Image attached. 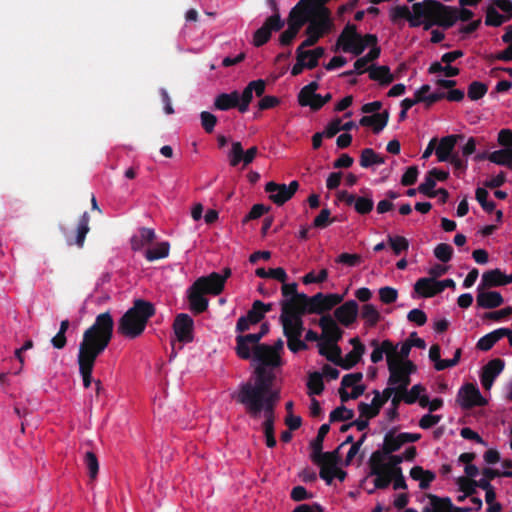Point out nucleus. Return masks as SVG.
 Listing matches in <instances>:
<instances>
[{
	"label": "nucleus",
	"instance_id": "1",
	"mask_svg": "<svg viewBox=\"0 0 512 512\" xmlns=\"http://www.w3.org/2000/svg\"><path fill=\"white\" fill-rule=\"evenodd\" d=\"M114 320L110 312L100 313L82 335L77 363L83 386L89 388L97 358L107 349L113 338Z\"/></svg>",
	"mask_w": 512,
	"mask_h": 512
},
{
	"label": "nucleus",
	"instance_id": "2",
	"mask_svg": "<svg viewBox=\"0 0 512 512\" xmlns=\"http://www.w3.org/2000/svg\"><path fill=\"white\" fill-rule=\"evenodd\" d=\"M156 313L153 303L144 299H135L130 307L119 319L117 332L127 339L140 337L149 319Z\"/></svg>",
	"mask_w": 512,
	"mask_h": 512
},
{
	"label": "nucleus",
	"instance_id": "3",
	"mask_svg": "<svg viewBox=\"0 0 512 512\" xmlns=\"http://www.w3.org/2000/svg\"><path fill=\"white\" fill-rule=\"evenodd\" d=\"M416 19L424 18V30H429L433 25L445 29L452 27L457 21V9L446 6L437 0H424L412 5Z\"/></svg>",
	"mask_w": 512,
	"mask_h": 512
},
{
	"label": "nucleus",
	"instance_id": "4",
	"mask_svg": "<svg viewBox=\"0 0 512 512\" xmlns=\"http://www.w3.org/2000/svg\"><path fill=\"white\" fill-rule=\"evenodd\" d=\"M223 278L220 273L212 272L207 276L197 278L188 289V301L190 309L200 314L207 310L209 301L205 297L209 295H219L223 292Z\"/></svg>",
	"mask_w": 512,
	"mask_h": 512
},
{
	"label": "nucleus",
	"instance_id": "5",
	"mask_svg": "<svg viewBox=\"0 0 512 512\" xmlns=\"http://www.w3.org/2000/svg\"><path fill=\"white\" fill-rule=\"evenodd\" d=\"M256 379L254 383L245 382L239 386L237 392L231 396L239 404H243L251 398L260 396L261 392H267L273 386L275 374L263 365L255 368Z\"/></svg>",
	"mask_w": 512,
	"mask_h": 512
},
{
	"label": "nucleus",
	"instance_id": "6",
	"mask_svg": "<svg viewBox=\"0 0 512 512\" xmlns=\"http://www.w3.org/2000/svg\"><path fill=\"white\" fill-rule=\"evenodd\" d=\"M309 12L311 17L308 21L305 34H313L321 39L332 31L334 21L329 8L322 7V5L318 3L317 5H310Z\"/></svg>",
	"mask_w": 512,
	"mask_h": 512
},
{
	"label": "nucleus",
	"instance_id": "7",
	"mask_svg": "<svg viewBox=\"0 0 512 512\" xmlns=\"http://www.w3.org/2000/svg\"><path fill=\"white\" fill-rule=\"evenodd\" d=\"M279 400L280 392L271 387L267 392H261L260 396L251 398L242 405L252 419H259L262 411L275 412Z\"/></svg>",
	"mask_w": 512,
	"mask_h": 512
},
{
	"label": "nucleus",
	"instance_id": "8",
	"mask_svg": "<svg viewBox=\"0 0 512 512\" xmlns=\"http://www.w3.org/2000/svg\"><path fill=\"white\" fill-rule=\"evenodd\" d=\"M269 2L273 14L267 17L262 26L254 32L253 45L255 47H261L266 44L270 40L272 33L280 31L285 25V21L279 14L276 0H269Z\"/></svg>",
	"mask_w": 512,
	"mask_h": 512
},
{
	"label": "nucleus",
	"instance_id": "9",
	"mask_svg": "<svg viewBox=\"0 0 512 512\" xmlns=\"http://www.w3.org/2000/svg\"><path fill=\"white\" fill-rule=\"evenodd\" d=\"M298 189L299 182L296 180L291 181L288 185L270 181L264 188L269 200L277 206H282L292 199Z\"/></svg>",
	"mask_w": 512,
	"mask_h": 512
},
{
	"label": "nucleus",
	"instance_id": "10",
	"mask_svg": "<svg viewBox=\"0 0 512 512\" xmlns=\"http://www.w3.org/2000/svg\"><path fill=\"white\" fill-rule=\"evenodd\" d=\"M307 302L308 314H322L340 304L343 296L339 294H323L321 292L309 297H302Z\"/></svg>",
	"mask_w": 512,
	"mask_h": 512
},
{
	"label": "nucleus",
	"instance_id": "11",
	"mask_svg": "<svg viewBox=\"0 0 512 512\" xmlns=\"http://www.w3.org/2000/svg\"><path fill=\"white\" fill-rule=\"evenodd\" d=\"M457 401L463 409H471L476 406L486 405V399L481 395L474 384H465L458 392Z\"/></svg>",
	"mask_w": 512,
	"mask_h": 512
},
{
	"label": "nucleus",
	"instance_id": "12",
	"mask_svg": "<svg viewBox=\"0 0 512 512\" xmlns=\"http://www.w3.org/2000/svg\"><path fill=\"white\" fill-rule=\"evenodd\" d=\"M306 294L296 295V297H290L289 299H283L280 301L281 315L283 319L286 317H300L302 318L305 314H308L307 302L302 297Z\"/></svg>",
	"mask_w": 512,
	"mask_h": 512
},
{
	"label": "nucleus",
	"instance_id": "13",
	"mask_svg": "<svg viewBox=\"0 0 512 512\" xmlns=\"http://www.w3.org/2000/svg\"><path fill=\"white\" fill-rule=\"evenodd\" d=\"M311 5V0H300L289 12L287 18V25L293 27L297 31H300L301 28L308 23L311 14L309 12V7Z\"/></svg>",
	"mask_w": 512,
	"mask_h": 512
},
{
	"label": "nucleus",
	"instance_id": "14",
	"mask_svg": "<svg viewBox=\"0 0 512 512\" xmlns=\"http://www.w3.org/2000/svg\"><path fill=\"white\" fill-rule=\"evenodd\" d=\"M253 360L265 368H275L281 365L280 354L267 344H260L254 347Z\"/></svg>",
	"mask_w": 512,
	"mask_h": 512
},
{
	"label": "nucleus",
	"instance_id": "15",
	"mask_svg": "<svg viewBox=\"0 0 512 512\" xmlns=\"http://www.w3.org/2000/svg\"><path fill=\"white\" fill-rule=\"evenodd\" d=\"M193 319L185 313L178 314L173 323V330L178 339L182 343H190L193 341Z\"/></svg>",
	"mask_w": 512,
	"mask_h": 512
},
{
	"label": "nucleus",
	"instance_id": "16",
	"mask_svg": "<svg viewBox=\"0 0 512 512\" xmlns=\"http://www.w3.org/2000/svg\"><path fill=\"white\" fill-rule=\"evenodd\" d=\"M257 153L258 149L256 146H253L244 151L241 142H233L231 150L228 154L229 164L232 167H236L240 162H243L244 166H247L253 162Z\"/></svg>",
	"mask_w": 512,
	"mask_h": 512
},
{
	"label": "nucleus",
	"instance_id": "17",
	"mask_svg": "<svg viewBox=\"0 0 512 512\" xmlns=\"http://www.w3.org/2000/svg\"><path fill=\"white\" fill-rule=\"evenodd\" d=\"M381 455L379 452H373L368 461L370 475L375 476L374 486L376 489H386L392 482L387 473L380 466Z\"/></svg>",
	"mask_w": 512,
	"mask_h": 512
},
{
	"label": "nucleus",
	"instance_id": "18",
	"mask_svg": "<svg viewBox=\"0 0 512 512\" xmlns=\"http://www.w3.org/2000/svg\"><path fill=\"white\" fill-rule=\"evenodd\" d=\"M374 347L371 353L372 363H378L383 359V355L386 354L387 365L392 363L396 359L397 345H394L390 340H384L379 345L378 340L374 339L370 343Z\"/></svg>",
	"mask_w": 512,
	"mask_h": 512
},
{
	"label": "nucleus",
	"instance_id": "19",
	"mask_svg": "<svg viewBox=\"0 0 512 512\" xmlns=\"http://www.w3.org/2000/svg\"><path fill=\"white\" fill-rule=\"evenodd\" d=\"M319 326L321 327L322 335L327 340L328 344H335L341 340L343 331L330 315L322 316L319 320Z\"/></svg>",
	"mask_w": 512,
	"mask_h": 512
},
{
	"label": "nucleus",
	"instance_id": "20",
	"mask_svg": "<svg viewBox=\"0 0 512 512\" xmlns=\"http://www.w3.org/2000/svg\"><path fill=\"white\" fill-rule=\"evenodd\" d=\"M358 304L355 300H349L336 308L335 318L344 326H350L357 318Z\"/></svg>",
	"mask_w": 512,
	"mask_h": 512
},
{
	"label": "nucleus",
	"instance_id": "21",
	"mask_svg": "<svg viewBox=\"0 0 512 512\" xmlns=\"http://www.w3.org/2000/svg\"><path fill=\"white\" fill-rule=\"evenodd\" d=\"M483 287L478 286V294L476 297L477 305L483 309H494L504 303V298L497 291H482Z\"/></svg>",
	"mask_w": 512,
	"mask_h": 512
},
{
	"label": "nucleus",
	"instance_id": "22",
	"mask_svg": "<svg viewBox=\"0 0 512 512\" xmlns=\"http://www.w3.org/2000/svg\"><path fill=\"white\" fill-rule=\"evenodd\" d=\"M402 439L401 433L396 435L395 429H391L384 436L382 449L376 450L375 452H379L381 458H385L387 455L398 451L404 445V441H402Z\"/></svg>",
	"mask_w": 512,
	"mask_h": 512
},
{
	"label": "nucleus",
	"instance_id": "23",
	"mask_svg": "<svg viewBox=\"0 0 512 512\" xmlns=\"http://www.w3.org/2000/svg\"><path fill=\"white\" fill-rule=\"evenodd\" d=\"M360 34L357 32V27L354 24L347 23L343 28L342 32L338 36L336 43L332 50L334 52L341 49L344 52V47L347 45H353L354 42L359 38Z\"/></svg>",
	"mask_w": 512,
	"mask_h": 512
},
{
	"label": "nucleus",
	"instance_id": "24",
	"mask_svg": "<svg viewBox=\"0 0 512 512\" xmlns=\"http://www.w3.org/2000/svg\"><path fill=\"white\" fill-rule=\"evenodd\" d=\"M286 338L301 337L304 331L303 319L300 317H279Z\"/></svg>",
	"mask_w": 512,
	"mask_h": 512
},
{
	"label": "nucleus",
	"instance_id": "25",
	"mask_svg": "<svg viewBox=\"0 0 512 512\" xmlns=\"http://www.w3.org/2000/svg\"><path fill=\"white\" fill-rule=\"evenodd\" d=\"M240 93L237 90L231 93H221L214 100L215 109L226 111L232 108L239 109Z\"/></svg>",
	"mask_w": 512,
	"mask_h": 512
},
{
	"label": "nucleus",
	"instance_id": "26",
	"mask_svg": "<svg viewBox=\"0 0 512 512\" xmlns=\"http://www.w3.org/2000/svg\"><path fill=\"white\" fill-rule=\"evenodd\" d=\"M389 120V112L384 110L380 113L364 115L359 120V125L365 128H385Z\"/></svg>",
	"mask_w": 512,
	"mask_h": 512
},
{
	"label": "nucleus",
	"instance_id": "27",
	"mask_svg": "<svg viewBox=\"0 0 512 512\" xmlns=\"http://www.w3.org/2000/svg\"><path fill=\"white\" fill-rule=\"evenodd\" d=\"M368 73L371 80L378 82L382 86H387L394 81V76L386 65H372L368 68Z\"/></svg>",
	"mask_w": 512,
	"mask_h": 512
},
{
	"label": "nucleus",
	"instance_id": "28",
	"mask_svg": "<svg viewBox=\"0 0 512 512\" xmlns=\"http://www.w3.org/2000/svg\"><path fill=\"white\" fill-rule=\"evenodd\" d=\"M263 320V314H261L254 303L252 308L247 312L245 316H241L236 323V331L243 333L250 328V325L257 324Z\"/></svg>",
	"mask_w": 512,
	"mask_h": 512
},
{
	"label": "nucleus",
	"instance_id": "29",
	"mask_svg": "<svg viewBox=\"0 0 512 512\" xmlns=\"http://www.w3.org/2000/svg\"><path fill=\"white\" fill-rule=\"evenodd\" d=\"M458 136L447 135L441 138L439 145L436 148V155L438 161H448L452 150L454 149Z\"/></svg>",
	"mask_w": 512,
	"mask_h": 512
},
{
	"label": "nucleus",
	"instance_id": "30",
	"mask_svg": "<svg viewBox=\"0 0 512 512\" xmlns=\"http://www.w3.org/2000/svg\"><path fill=\"white\" fill-rule=\"evenodd\" d=\"M410 476L413 480H418L419 487L421 489H428L430 487L431 482H433L436 478L434 472L430 470H424L421 466H414L410 470Z\"/></svg>",
	"mask_w": 512,
	"mask_h": 512
},
{
	"label": "nucleus",
	"instance_id": "31",
	"mask_svg": "<svg viewBox=\"0 0 512 512\" xmlns=\"http://www.w3.org/2000/svg\"><path fill=\"white\" fill-rule=\"evenodd\" d=\"M399 19H406L411 27H418L422 24L420 20L416 19V15L411 13L406 5L396 6L392 9L391 20L396 22Z\"/></svg>",
	"mask_w": 512,
	"mask_h": 512
},
{
	"label": "nucleus",
	"instance_id": "32",
	"mask_svg": "<svg viewBox=\"0 0 512 512\" xmlns=\"http://www.w3.org/2000/svg\"><path fill=\"white\" fill-rule=\"evenodd\" d=\"M365 353V346L359 345L353 348L344 358H339L338 360L341 362L340 367L349 370L353 368L362 358Z\"/></svg>",
	"mask_w": 512,
	"mask_h": 512
},
{
	"label": "nucleus",
	"instance_id": "33",
	"mask_svg": "<svg viewBox=\"0 0 512 512\" xmlns=\"http://www.w3.org/2000/svg\"><path fill=\"white\" fill-rule=\"evenodd\" d=\"M487 159L497 165L506 166L512 170V148L511 149H499L489 153Z\"/></svg>",
	"mask_w": 512,
	"mask_h": 512
},
{
	"label": "nucleus",
	"instance_id": "34",
	"mask_svg": "<svg viewBox=\"0 0 512 512\" xmlns=\"http://www.w3.org/2000/svg\"><path fill=\"white\" fill-rule=\"evenodd\" d=\"M431 87L428 84L422 85L416 92L415 96L420 102H424L427 107L443 99V94L438 92L430 93Z\"/></svg>",
	"mask_w": 512,
	"mask_h": 512
},
{
	"label": "nucleus",
	"instance_id": "35",
	"mask_svg": "<svg viewBox=\"0 0 512 512\" xmlns=\"http://www.w3.org/2000/svg\"><path fill=\"white\" fill-rule=\"evenodd\" d=\"M385 162V158L377 154L372 148H365L360 154V166L369 168L373 165H380Z\"/></svg>",
	"mask_w": 512,
	"mask_h": 512
},
{
	"label": "nucleus",
	"instance_id": "36",
	"mask_svg": "<svg viewBox=\"0 0 512 512\" xmlns=\"http://www.w3.org/2000/svg\"><path fill=\"white\" fill-rule=\"evenodd\" d=\"M503 272L500 269L489 270L482 275L480 287L491 288L503 286Z\"/></svg>",
	"mask_w": 512,
	"mask_h": 512
},
{
	"label": "nucleus",
	"instance_id": "37",
	"mask_svg": "<svg viewBox=\"0 0 512 512\" xmlns=\"http://www.w3.org/2000/svg\"><path fill=\"white\" fill-rule=\"evenodd\" d=\"M437 283V280L433 278H420L416 281L414 285V290L416 293H418L420 296L424 298H431L435 295H428V293L433 292L436 290L437 286L435 285Z\"/></svg>",
	"mask_w": 512,
	"mask_h": 512
},
{
	"label": "nucleus",
	"instance_id": "38",
	"mask_svg": "<svg viewBox=\"0 0 512 512\" xmlns=\"http://www.w3.org/2000/svg\"><path fill=\"white\" fill-rule=\"evenodd\" d=\"M425 497L429 499L433 512H448L452 508V500L449 497H439L431 493H427Z\"/></svg>",
	"mask_w": 512,
	"mask_h": 512
},
{
	"label": "nucleus",
	"instance_id": "39",
	"mask_svg": "<svg viewBox=\"0 0 512 512\" xmlns=\"http://www.w3.org/2000/svg\"><path fill=\"white\" fill-rule=\"evenodd\" d=\"M319 354L322 356H325L328 361L334 363L337 366H340L339 358H342L341 356V348L335 344H320L319 345Z\"/></svg>",
	"mask_w": 512,
	"mask_h": 512
},
{
	"label": "nucleus",
	"instance_id": "40",
	"mask_svg": "<svg viewBox=\"0 0 512 512\" xmlns=\"http://www.w3.org/2000/svg\"><path fill=\"white\" fill-rule=\"evenodd\" d=\"M170 251V244L166 241L158 243L154 248L147 249L145 258L152 262L155 260L168 257Z\"/></svg>",
	"mask_w": 512,
	"mask_h": 512
},
{
	"label": "nucleus",
	"instance_id": "41",
	"mask_svg": "<svg viewBox=\"0 0 512 512\" xmlns=\"http://www.w3.org/2000/svg\"><path fill=\"white\" fill-rule=\"evenodd\" d=\"M307 387L309 395L322 394L325 388L322 374L317 371L311 372L308 376Z\"/></svg>",
	"mask_w": 512,
	"mask_h": 512
},
{
	"label": "nucleus",
	"instance_id": "42",
	"mask_svg": "<svg viewBox=\"0 0 512 512\" xmlns=\"http://www.w3.org/2000/svg\"><path fill=\"white\" fill-rule=\"evenodd\" d=\"M139 233L140 238L133 237L131 239V246L135 251L141 249L144 244L151 243L156 237L154 230L151 228L142 227Z\"/></svg>",
	"mask_w": 512,
	"mask_h": 512
},
{
	"label": "nucleus",
	"instance_id": "43",
	"mask_svg": "<svg viewBox=\"0 0 512 512\" xmlns=\"http://www.w3.org/2000/svg\"><path fill=\"white\" fill-rule=\"evenodd\" d=\"M318 89V83L313 81L308 85L304 86L298 95V102L301 106H310L312 99L316 98V90Z\"/></svg>",
	"mask_w": 512,
	"mask_h": 512
},
{
	"label": "nucleus",
	"instance_id": "44",
	"mask_svg": "<svg viewBox=\"0 0 512 512\" xmlns=\"http://www.w3.org/2000/svg\"><path fill=\"white\" fill-rule=\"evenodd\" d=\"M90 216L84 212L79 219L75 243L78 247H83L87 233L89 232Z\"/></svg>",
	"mask_w": 512,
	"mask_h": 512
},
{
	"label": "nucleus",
	"instance_id": "45",
	"mask_svg": "<svg viewBox=\"0 0 512 512\" xmlns=\"http://www.w3.org/2000/svg\"><path fill=\"white\" fill-rule=\"evenodd\" d=\"M330 431L329 424H322L318 430L317 436L311 441L310 447L312 449L311 457L316 456L323 450V442L326 435Z\"/></svg>",
	"mask_w": 512,
	"mask_h": 512
},
{
	"label": "nucleus",
	"instance_id": "46",
	"mask_svg": "<svg viewBox=\"0 0 512 512\" xmlns=\"http://www.w3.org/2000/svg\"><path fill=\"white\" fill-rule=\"evenodd\" d=\"M341 445L334 451L331 452H321L316 456H312V461L315 464H329L330 466H337L340 457H339V449Z\"/></svg>",
	"mask_w": 512,
	"mask_h": 512
},
{
	"label": "nucleus",
	"instance_id": "47",
	"mask_svg": "<svg viewBox=\"0 0 512 512\" xmlns=\"http://www.w3.org/2000/svg\"><path fill=\"white\" fill-rule=\"evenodd\" d=\"M374 201L371 192H365L364 196L357 197L354 209L358 214L365 215L373 210Z\"/></svg>",
	"mask_w": 512,
	"mask_h": 512
},
{
	"label": "nucleus",
	"instance_id": "48",
	"mask_svg": "<svg viewBox=\"0 0 512 512\" xmlns=\"http://www.w3.org/2000/svg\"><path fill=\"white\" fill-rule=\"evenodd\" d=\"M504 366L505 363L502 359H492L483 367L481 374L495 380L497 376L503 371Z\"/></svg>",
	"mask_w": 512,
	"mask_h": 512
},
{
	"label": "nucleus",
	"instance_id": "49",
	"mask_svg": "<svg viewBox=\"0 0 512 512\" xmlns=\"http://www.w3.org/2000/svg\"><path fill=\"white\" fill-rule=\"evenodd\" d=\"M255 274L260 278H272L281 283H284L287 280V273L281 267L271 268L268 271L264 268H258L256 269Z\"/></svg>",
	"mask_w": 512,
	"mask_h": 512
},
{
	"label": "nucleus",
	"instance_id": "50",
	"mask_svg": "<svg viewBox=\"0 0 512 512\" xmlns=\"http://www.w3.org/2000/svg\"><path fill=\"white\" fill-rule=\"evenodd\" d=\"M361 317L370 327L375 326L380 320V313L372 304H364L362 306Z\"/></svg>",
	"mask_w": 512,
	"mask_h": 512
},
{
	"label": "nucleus",
	"instance_id": "51",
	"mask_svg": "<svg viewBox=\"0 0 512 512\" xmlns=\"http://www.w3.org/2000/svg\"><path fill=\"white\" fill-rule=\"evenodd\" d=\"M488 91V86L480 81H473L469 84L467 95L472 101H477L485 96Z\"/></svg>",
	"mask_w": 512,
	"mask_h": 512
},
{
	"label": "nucleus",
	"instance_id": "52",
	"mask_svg": "<svg viewBox=\"0 0 512 512\" xmlns=\"http://www.w3.org/2000/svg\"><path fill=\"white\" fill-rule=\"evenodd\" d=\"M354 417V411L348 409L346 406L341 405L335 408L329 415V421L333 422H344L352 420Z\"/></svg>",
	"mask_w": 512,
	"mask_h": 512
},
{
	"label": "nucleus",
	"instance_id": "53",
	"mask_svg": "<svg viewBox=\"0 0 512 512\" xmlns=\"http://www.w3.org/2000/svg\"><path fill=\"white\" fill-rule=\"evenodd\" d=\"M252 345L244 340L241 335L236 337V354L239 358L248 360L253 357Z\"/></svg>",
	"mask_w": 512,
	"mask_h": 512
},
{
	"label": "nucleus",
	"instance_id": "54",
	"mask_svg": "<svg viewBox=\"0 0 512 512\" xmlns=\"http://www.w3.org/2000/svg\"><path fill=\"white\" fill-rule=\"evenodd\" d=\"M84 463L88 470L90 479H96L99 471V462L95 453L92 451H87L84 455Z\"/></svg>",
	"mask_w": 512,
	"mask_h": 512
},
{
	"label": "nucleus",
	"instance_id": "55",
	"mask_svg": "<svg viewBox=\"0 0 512 512\" xmlns=\"http://www.w3.org/2000/svg\"><path fill=\"white\" fill-rule=\"evenodd\" d=\"M436 186V181L433 179V177L428 172L425 176V180L423 183H421L417 190L424 194L425 196L429 198H434L437 196V192L434 191V187Z\"/></svg>",
	"mask_w": 512,
	"mask_h": 512
},
{
	"label": "nucleus",
	"instance_id": "56",
	"mask_svg": "<svg viewBox=\"0 0 512 512\" xmlns=\"http://www.w3.org/2000/svg\"><path fill=\"white\" fill-rule=\"evenodd\" d=\"M508 18L501 15L493 6L488 7L486 11L485 24L488 26L498 27L502 25Z\"/></svg>",
	"mask_w": 512,
	"mask_h": 512
},
{
	"label": "nucleus",
	"instance_id": "57",
	"mask_svg": "<svg viewBox=\"0 0 512 512\" xmlns=\"http://www.w3.org/2000/svg\"><path fill=\"white\" fill-rule=\"evenodd\" d=\"M388 242L395 255H400L402 251L409 248L408 240L403 236H388Z\"/></svg>",
	"mask_w": 512,
	"mask_h": 512
},
{
	"label": "nucleus",
	"instance_id": "58",
	"mask_svg": "<svg viewBox=\"0 0 512 512\" xmlns=\"http://www.w3.org/2000/svg\"><path fill=\"white\" fill-rule=\"evenodd\" d=\"M388 369L390 372L388 385L393 386L399 384L405 372L403 371V368L398 367L397 359H395L392 363H389Z\"/></svg>",
	"mask_w": 512,
	"mask_h": 512
},
{
	"label": "nucleus",
	"instance_id": "59",
	"mask_svg": "<svg viewBox=\"0 0 512 512\" xmlns=\"http://www.w3.org/2000/svg\"><path fill=\"white\" fill-rule=\"evenodd\" d=\"M434 255L438 260L448 262L452 258L453 248L447 243H440L435 247Z\"/></svg>",
	"mask_w": 512,
	"mask_h": 512
},
{
	"label": "nucleus",
	"instance_id": "60",
	"mask_svg": "<svg viewBox=\"0 0 512 512\" xmlns=\"http://www.w3.org/2000/svg\"><path fill=\"white\" fill-rule=\"evenodd\" d=\"M378 293L381 302L384 304H392L398 298V291L390 286L381 287Z\"/></svg>",
	"mask_w": 512,
	"mask_h": 512
},
{
	"label": "nucleus",
	"instance_id": "61",
	"mask_svg": "<svg viewBox=\"0 0 512 512\" xmlns=\"http://www.w3.org/2000/svg\"><path fill=\"white\" fill-rule=\"evenodd\" d=\"M457 483L459 485V489L464 492L465 496L472 497L476 494V480L460 477L458 478Z\"/></svg>",
	"mask_w": 512,
	"mask_h": 512
},
{
	"label": "nucleus",
	"instance_id": "62",
	"mask_svg": "<svg viewBox=\"0 0 512 512\" xmlns=\"http://www.w3.org/2000/svg\"><path fill=\"white\" fill-rule=\"evenodd\" d=\"M269 211V207L264 204H255L249 213L243 218L242 223L246 224L250 220L258 219Z\"/></svg>",
	"mask_w": 512,
	"mask_h": 512
},
{
	"label": "nucleus",
	"instance_id": "63",
	"mask_svg": "<svg viewBox=\"0 0 512 512\" xmlns=\"http://www.w3.org/2000/svg\"><path fill=\"white\" fill-rule=\"evenodd\" d=\"M362 261V257L359 254L342 253L336 259L335 262L345 264L349 267H355Z\"/></svg>",
	"mask_w": 512,
	"mask_h": 512
},
{
	"label": "nucleus",
	"instance_id": "64",
	"mask_svg": "<svg viewBox=\"0 0 512 512\" xmlns=\"http://www.w3.org/2000/svg\"><path fill=\"white\" fill-rule=\"evenodd\" d=\"M253 99V90L248 84L243 92L240 94V100H239V111L241 113H245L248 111L249 104L251 103Z\"/></svg>",
	"mask_w": 512,
	"mask_h": 512
}]
</instances>
